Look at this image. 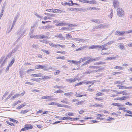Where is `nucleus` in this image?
Segmentation results:
<instances>
[{
	"mask_svg": "<svg viewBox=\"0 0 132 132\" xmlns=\"http://www.w3.org/2000/svg\"><path fill=\"white\" fill-rule=\"evenodd\" d=\"M117 12L118 15L120 17L123 16L124 15V11L121 8H119L117 9Z\"/></svg>",
	"mask_w": 132,
	"mask_h": 132,
	"instance_id": "nucleus-1",
	"label": "nucleus"
},
{
	"mask_svg": "<svg viewBox=\"0 0 132 132\" xmlns=\"http://www.w3.org/2000/svg\"><path fill=\"white\" fill-rule=\"evenodd\" d=\"M34 27V26H33L31 27V29L29 33L30 37L31 38H35V37L34 35H33V33L34 31V29L33 28V27Z\"/></svg>",
	"mask_w": 132,
	"mask_h": 132,
	"instance_id": "nucleus-2",
	"label": "nucleus"
},
{
	"mask_svg": "<svg viewBox=\"0 0 132 132\" xmlns=\"http://www.w3.org/2000/svg\"><path fill=\"white\" fill-rule=\"evenodd\" d=\"M78 80V78H74L72 79V78L67 79L66 80L69 83H72L75 82L76 80Z\"/></svg>",
	"mask_w": 132,
	"mask_h": 132,
	"instance_id": "nucleus-3",
	"label": "nucleus"
},
{
	"mask_svg": "<svg viewBox=\"0 0 132 132\" xmlns=\"http://www.w3.org/2000/svg\"><path fill=\"white\" fill-rule=\"evenodd\" d=\"M125 33V31H122L120 32L118 31L117 30L115 33V34L116 35H117L122 36Z\"/></svg>",
	"mask_w": 132,
	"mask_h": 132,
	"instance_id": "nucleus-4",
	"label": "nucleus"
},
{
	"mask_svg": "<svg viewBox=\"0 0 132 132\" xmlns=\"http://www.w3.org/2000/svg\"><path fill=\"white\" fill-rule=\"evenodd\" d=\"M91 21L94 22L96 23L99 24L100 23H102L103 22L102 21L99 20L98 19H93L91 20Z\"/></svg>",
	"mask_w": 132,
	"mask_h": 132,
	"instance_id": "nucleus-5",
	"label": "nucleus"
},
{
	"mask_svg": "<svg viewBox=\"0 0 132 132\" xmlns=\"http://www.w3.org/2000/svg\"><path fill=\"white\" fill-rule=\"evenodd\" d=\"M55 37L59 38L60 40H64L65 39V38L62 36V34H60L57 35H55Z\"/></svg>",
	"mask_w": 132,
	"mask_h": 132,
	"instance_id": "nucleus-6",
	"label": "nucleus"
},
{
	"mask_svg": "<svg viewBox=\"0 0 132 132\" xmlns=\"http://www.w3.org/2000/svg\"><path fill=\"white\" fill-rule=\"evenodd\" d=\"M88 48L89 49H96L97 48H100L99 45H92L89 46ZM99 50L100 49H99L98 50Z\"/></svg>",
	"mask_w": 132,
	"mask_h": 132,
	"instance_id": "nucleus-7",
	"label": "nucleus"
},
{
	"mask_svg": "<svg viewBox=\"0 0 132 132\" xmlns=\"http://www.w3.org/2000/svg\"><path fill=\"white\" fill-rule=\"evenodd\" d=\"M118 1L114 0L113 1V4L114 8H116L118 7Z\"/></svg>",
	"mask_w": 132,
	"mask_h": 132,
	"instance_id": "nucleus-8",
	"label": "nucleus"
},
{
	"mask_svg": "<svg viewBox=\"0 0 132 132\" xmlns=\"http://www.w3.org/2000/svg\"><path fill=\"white\" fill-rule=\"evenodd\" d=\"M26 129L28 130L30 129H32L33 127L32 126L31 124H26Z\"/></svg>",
	"mask_w": 132,
	"mask_h": 132,
	"instance_id": "nucleus-9",
	"label": "nucleus"
},
{
	"mask_svg": "<svg viewBox=\"0 0 132 132\" xmlns=\"http://www.w3.org/2000/svg\"><path fill=\"white\" fill-rule=\"evenodd\" d=\"M87 46L86 45L85 46H83L82 47L79 48L78 49H76L75 51H80L83 50L85 48H86Z\"/></svg>",
	"mask_w": 132,
	"mask_h": 132,
	"instance_id": "nucleus-10",
	"label": "nucleus"
},
{
	"mask_svg": "<svg viewBox=\"0 0 132 132\" xmlns=\"http://www.w3.org/2000/svg\"><path fill=\"white\" fill-rule=\"evenodd\" d=\"M87 3H90V4H96L97 3V1L95 0L88 1L87 2Z\"/></svg>",
	"mask_w": 132,
	"mask_h": 132,
	"instance_id": "nucleus-11",
	"label": "nucleus"
},
{
	"mask_svg": "<svg viewBox=\"0 0 132 132\" xmlns=\"http://www.w3.org/2000/svg\"><path fill=\"white\" fill-rule=\"evenodd\" d=\"M19 16V13H17L16 14V15L14 17V21L13 22V23H15L17 21V19L18 18Z\"/></svg>",
	"mask_w": 132,
	"mask_h": 132,
	"instance_id": "nucleus-12",
	"label": "nucleus"
},
{
	"mask_svg": "<svg viewBox=\"0 0 132 132\" xmlns=\"http://www.w3.org/2000/svg\"><path fill=\"white\" fill-rule=\"evenodd\" d=\"M19 47V45H17L15 47L12 51L11 53H13L15 52L18 49Z\"/></svg>",
	"mask_w": 132,
	"mask_h": 132,
	"instance_id": "nucleus-13",
	"label": "nucleus"
},
{
	"mask_svg": "<svg viewBox=\"0 0 132 132\" xmlns=\"http://www.w3.org/2000/svg\"><path fill=\"white\" fill-rule=\"evenodd\" d=\"M118 44V47L121 50H122L124 49V47L122 44L119 43Z\"/></svg>",
	"mask_w": 132,
	"mask_h": 132,
	"instance_id": "nucleus-14",
	"label": "nucleus"
},
{
	"mask_svg": "<svg viewBox=\"0 0 132 132\" xmlns=\"http://www.w3.org/2000/svg\"><path fill=\"white\" fill-rule=\"evenodd\" d=\"M87 10H98V8L95 7H90L87 8Z\"/></svg>",
	"mask_w": 132,
	"mask_h": 132,
	"instance_id": "nucleus-15",
	"label": "nucleus"
},
{
	"mask_svg": "<svg viewBox=\"0 0 132 132\" xmlns=\"http://www.w3.org/2000/svg\"><path fill=\"white\" fill-rule=\"evenodd\" d=\"M55 13L58 12V13H62V12H64L65 11L63 10H61L59 9H55Z\"/></svg>",
	"mask_w": 132,
	"mask_h": 132,
	"instance_id": "nucleus-16",
	"label": "nucleus"
},
{
	"mask_svg": "<svg viewBox=\"0 0 132 132\" xmlns=\"http://www.w3.org/2000/svg\"><path fill=\"white\" fill-rule=\"evenodd\" d=\"M41 74L39 73L38 74H32L31 75V76L32 77H41Z\"/></svg>",
	"mask_w": 132,
	"mask_h": 132,
	"instance_id": "nucleus-17",
	"label": "nucleus"
},
{
	"mask_svg": "<svg viewBox=\"0 0 132 132\" xmlns=\"http://www.w3.org/2000/svg\"><path fill=\"white\" fill-rule=\"evenodd\" d=\"M114 84H121V85H123L124 83L122 82H121L120 81H115L114 83Z\"/></svg>",
	"mask_w": 132,
	"mask_h": 132,
	"instance_id": "nucleus-18",
	"label": "nucleus"
},
{
	"mask_svg": "<svg viewBox=\"0 0 132 132\" xmlns=\"http://www.w3.org/2000/svg\"><path fill=\"white\" fill-rule=\"evenodd\" d=\"M65 116L67 117L72 116H74L73 114L72 113L69 112L65 114Z\"/></svg>",
	"mask_w": 132,
	"mask_h": 132,
	"instance_id": "nucleus-19",
	"label": "nucleus"
},
{
	"mask_svg": "<svg viewBox=\"0 0 132 132\" xmlns=\"http://www.w3.org/2000/svg\"><path fill=\"white\" fill-rule=\"evenodd\" d=\"M100 28H105L107 26V25L105 24H100Z\"/></svg>",
	"mask_w": 132,
	"mask_h": 132,
	"instance_id": "nucleus-20",
	"label": "nucleus"
},
{
	"mask_svg": "<svg viewBox=\"0 0 132 132\" xmlns=\"http://www.w3.org/2000/svg\"><path fill=\"white\" fill-rule=\"evenodd\" d=\"M44 68V67L42 65H39L36 66L35 67V69H43Z\"/></svg>",
	"mask_w": 132,
	"mask_h": 132,
	"instance_id": "nucleus-21",
	"label": "nucleus"
},
{
	"mask_svg": "<svg viewBox=\"0 0 132 132\" xmlns=\"http://www.w3.org/2000/svg\"><path fill=\"white\" fill-rule=\"evenodd\" d=\"M73 93L72 92H70V93H64V95L68 96H71L72 94Z\"/></svg>",
	"mask_w": 132,
	"mask_h": 132,
	"instance_id": "nucleus-22",
	"label": "nucleus"
},
{
	"mask_svg": "<svg viewBox=\"0 0 132 132\" xmlns=\"http://www.w3.org/2000/svg\"><path fill=\"white\" fill-rule=\"evenodd\" d=\"M49 44L50 46H51L52 47H56V48H57V45H56L55 44L52 43L51 42L50 43H49Z\"/></svg>",
	"mask_w": 132,
	"mask_h": 132,
	"instance_id": "nucleus-23",
	"label": "nucleus"
},
{
	"mask_svg": "<svg viewBox=\"0 0 132 132\" xmlns=\"http://www.w3.org/2000/svg\"><path fill=\"white\" fill-rule=\"evenodd\" d=\"M43 27L44 29H49L51 28L52 27V26L51 25H48L46 26H44Z\"/></svg>",
	"mask_w": 132,
	"mask_h": 132,
	"instance_id": "nucleus-24",
	"label": "nucleus"
},
{
	"mask_svg": "<svg viewBox=\"0 0 132 132\" xmlns=\"http://www.w3.org/2000/svg\"><path fill=\"white\" fill-rule=\"evenodd\" d=\"M64 93V92L61 89H59L57 90L56 91L54 92V93Z\"/></svg>",
	"mask_w": 132,
	"mask_h": 132,
	"instance_id": "nucleus-25",
	"label": "nucleus"
},
{
	"mask_svg": "<svg viewBox=\"0 0 132 132\" xmlns=\"http://www.w3.org/2000/svg\"><path fill=\"white\" fill-rule=\"evenodd\" d=\"M94 83V81H86V82L84 81V83H85V84L86 83L87 84H90L92 83V85H93Z\"/></svg>",
	"mask_w": 132,
	"mask_h": 132,
	"instance_id": "nucleus-26",
	"label": "nucleus"
},
{
	"mask_svg": "<svg viewBox=\"0 0 132 132\" xmlns=\"http://www.w3.org/2000/svg\"><path fill=\"white\" fill-rule=\"evenodd\" d=\"M9 119L10 121L13 122H14L15 123H17L18 122V121L16 120H15L14 119H12L11 118H10Z\"/></svg>",
	"mask_w": 132,
	"mask_h": 132,
	"instance_id": "nucleus-27",
	"label": "nucleus"
},
{
	"mask_svg": "<svg viewBox=\"0 0 132 132\" xmlns=\"http://www.w3.org/2000/svg\"><path fill=\"white\" fill-rule=\"evenodd\" d=\"M27 30L26 29H25L21 33V35L20 36V37H21L23 35L26 34V32Z\"/></svg>",
	"mask_w": 132,
	"mask_h": 132,
	"instance_id": "nucleus-28",
	"label": "nucleus"
},
{
	"mask_svg": "<svg viewBox=\"0 0 132 132\" xmlns=\"http://www.w3.org/2000/svg\"><path fill=\"white\" fill-rule=\"evenodd\" d=\"M84 81H83L82 82H80L79 83H77L75 85V86L76 87V86H78L79 85H81L82 84V83H84Z\"/></svg>",
	"mask_w": 132,
	"mask_h": 132,
	"instance_id": "nucleus-29",
	"label": "nucleus"
},
{
	"mask_svg": "<svg viewBox=\"0 0 132 132\" xmlns=\"http://www.w3.org/2000/svg\"><path fill=\"white\" fill-rule=\"evenodd\" d=\"M114 69H118L120 70H122L123 69L122 67L119 66H116L114 67Z\"/></svg>",
	"mask_w": 132,
	"mask_h": 132,
	"instance_id": "nucleus-30",
	"label": "nucleus"
},
{
	"mask_svg": "<svg viewBox=\"0 0 132 132\" xmlns=\"http://www.w3.org/2000/svg\"><path fill=\"white\" fill-rule=\"evenodd\" d=\"M72 37V36L70 35L66 34V35L65 37L68 40L69 38H71Z\"/></svg>",
	"mask_w": 132,
	"mask_h": 132,
	"instance_id": "nucleus-31",
	"label": "nucleus"
},
{
	"mask_svg": "<svg viewBox=\"0 0 132 132\" xmlns=\"http://www.w3.org/2000/svg\"><path fill=\"white\" fill-rule=\"evenodd\" d=\"M46 10L49 12L55 13V11H54L55 10V9H48Z\"/></svg>",
	"mask_w": 132,
	"mask_h": 132,
	"instance_id": "nucleus-32",
	"label": "nucleus"
},
{
	"mask_svg": "<svg viewBox=\"0 0 132 132\" xmlns=\"http://www.w3.org/2000/svg\"><path fill=\"white\" fill-rule=\"evenodd\" d=\"M110 89H102L101 90V92H105L106 93H108L110 91Z\"/></svg>",
	"mask_w": 132,
	"mask_h": 132,
	"instance_id": "nucleus-33",
	"label": "nucleus"
},
{
	"mask_svg": "<svg viewBox=\"0 0 132 132\" xmlns=\"http://www.w3.org/2000/svg\"><path fill=\"white\" fill-rule=\"evenodd\" d=\"M66 24L65 23H58L56 25L57 26H65L66 25Z\"/></svg>",
	"mask_w": 132,
	"mask_h": 132,
	"instance_id": "nucleus-34",
	"label": "nucleus"
},
{
	"mask_svg": "<svg viewBox=\"0 0 132 132\" xmlns=\"http://www.w3.org/2000/svg\"><path fill=\"white\" fill-rule=\"evenodd\" d=\"M90 57H87L83 58H82V62H83L84 61L88 60Z\"/></svg>",
	"mask_w": 132,
	"mask_h": 132,
	"instance_id": "nucleus-35",
	"label": "nucleus"
},
{
	"mask_svg": "<svg viewBox=\"0 0 132 132\" xmlns=\"http://www.w3.org/2000/svg\"><path fill=\"white\" fill-rule=\"evenodd\" d=\"M14 59L12 60L11 61V62H10L9 64L8 65L9 66H10V67L14 63Z\"/></svg>",
	"mask_w": 132,
	"mask_h": 132,
	"instance_id": "nucleus-36",
	"label": "nucleus"
},
{
	"mask_svg": "<svg viewBox=\"0 0 132 132\" xmlns=\"http://www.w3.org/2000/svg\"><path fill=\"white\" fill-rule=\"evenodd\" d=\"M13 92H12L11 94L9 95L8 97L6 98V100H7L9 99L12 95H13Z\"/></svg>",
	"mask_w": 132,
	"mask_h": 132,
	"instance_id": "nucleus-37",
	"label": "nucleus"
},
{
	"mask_svg": "<svg viewBox=\"0 0 132 132\" xmlns=\"http://www.w3.org/2000/svg\"><path fill=\"white\" fill-rule=\"evenodd\" d=\"M72 39L75 40L76 42L79 43L80 41V39L78 38H72Z\"/></svg>",
	"mask_w": 132,
	"mask_h": 132,
	"instance_id": "nucleus-38",
	"label": "nucleus"
},
{
	"mask_svg": "<svg viewBox=\"0 0 132 132\" xmlns=\"http://www.w3.org/2000/svg\"><path fill=\"white\" fill-rule=\"evenodd\" d=\"M25 105L22 104L21 105L19 106L17 108H16V109H21V108H23L24 106Z\"/></svg>",
	"mask_w": 132,
	"mask_h": 132,
	"instance_id": "nucleus-39",
	"label": "nucleus"
},
{
	"mask_svg": "<svg viewBox=\"0 0 132 132\" xmlns=\"http://www.w3.org/2000/svg\"><path fill=\"white\" fill-rule=\"evenodd\" d=\"M6 122L9 125H11L12 126H15V125H14V124L8 121H6Z\"/></svg>",
	"mask_w": 132,
	"mask_h": 132,
	"instance_id": "nucleus-40",
	"label": "nucleus"
},
{
	"mask_svg": "<svg viewBox=\"0 0 132 132\" xmlns=\"http://www.w3.org/2000/svg\"><path fill=\"white\" fill-rule=\"evenodd\" d=\"M54 88H61L63 89V87L61 86H55L54 87Z\"/></svg>",
	"mask_w": 132,
	"mask_h": 132,
	"instance_id": "nucleus-41",
	"label": "nucleus"
},
{
	"mask_svg": "<svg viewBox=\"0 0 132 132\" xmlns=\"http://www.w3.org/2000/svg\"><path fill=\"white\" fill-rule=\"evenodd\" d=\"M105 64V62H97L96 64H94L95 65H99V64Z\"/></svg>",
	"mask_w": 132,
	"mask_h": 132,
	"instance_id": "nucleus-42",
	"label": "nucleus"
},
{
	"mask_svg": "<svg viewBox=\"0 0 132 132\" xmlns=\"http://www.w3.org/2000/svg\"><path fill=\"white\" fill-rule=\"evenodd\" d=\"M21 101L20 100L18 101L17 102L14 103L13 104V106H14L15 105H17L18 103H21Z\"/></svg>",
	"mask_w": 132,
	"mask_h": 132,
	"instance_id": "nucleus-43",
	"label": "nucleus"
},
{
	"mask_svg": "<svg viewBox=\"0 0 132 132\" xmlns=\"http://www.w3.org/2000/svg\"><path fill=\"white\" fill-rule=\"evenodd\" d=\"M116 58V57L112 56V57H108L107 58V60H111L113 59H115Z\"/></svg>",
	"mask_w": 132,
	"mask_h": 132,
	"instance_id": "nucleus-44",
	"label": "nucleus"
},
{
	"mask_svg": "<svg viewBox=\"0 0 132 132\" xmlns=\"http://www.w3.org/2000/svg\"><path fill=\"white\" fill-rule=\"evenodd\" d=\"M89 68H91L94 69H97L98 68V67L97 66H90L89 67Z\"/></svg>",
	"mask_w": 132,
	"mask_h": 132,
	"instance_id": "nucleus-45",
	"label": "nucleus"
},
{
	"mask_svg": "<svg viewBox=\"0 0 132 132\" xmlns=\"http://www.w3.org/2000/svg\"><path fill=\"white\" fill-rule=\"evenodd\" d=\"M28 111L27 110H22L21 112L20 113L24 114L27 113Z\"/></svg>",
	"mask_w": 132,
	"mask_h": 132,
	"instance_id": "nucleus-46",
	"label": "nucleus"
},
{
	"mask_svg": "<svg viewBox=\"0 0 132 132\" xmlns=\"http://www.w3.org/2000/svg\"><path fill=\"white\" fill-rule=\"evenodd\" d=\"M111 10V13L109 15V16L111 19L113 16V11L112 10Z\"/></svg>",
	"mask_w": 132,
	"mask_h": 132,
	"instance_id": "nucleus-47",
	"label": "nucleus"
},
{
	"mask_svg": "<svg viewBox=\"0 0 132 132\" xmlns=\"http://www.w3.org/2000/svg\"><path fill=\"white\" fill-rule=\"evenodd\" d=\"M57 103L51 102L48 103L49 105H56Z\"/></svg>",
	"mask_w": 132,
	"mask_h": 132,
	"instance_id": "nucleus-48",
	"label": "nucleus"
},
{
	"mask_svg": "<svg viewBox=\"0 0 132 132\" xmlns=\"http://www.w3.org/2000/svg\"><path fill=\"white\" fill-rule=\"evenodd\" d=\"M84 102V101H79L77 102V104L78 105H81Z\"/></svg>",
	"mask_w": 132,
	"mask_h": 132,
	"instance_id": "nucleus-49",
	"label": "nucleus"
},
{
	"mask_svg": "<svg viewBox=\"0 0 132 132\" xmlns=\"http://www.w3.org/2000/svg\"><path fill=\"white\" fill-rule=\"evenodd\" d=\"M108 45V44H107V43H106L103 45H101V46H100V45H99L100 48H102V47H105L106 46H107Z\"/></svg>",
	"mask_w": 132,
	"mask_h": 132,
	"instance_id": "nucleus-50",
	"label": "nucleus"
},
{
	"mask_svg": "<svg viewBox=\"0 0 132 132\" xmlns=\"http://www.w3.org/2000/svg\"><path fill=\"white\" fill-rule=\"evenodd\" d=\"M50 78V77L49 76H44L42 77V78L43 79H49Z\"/></svg>",
	"mask_w": 132,
	"mask_h": 132,
	"instance_id": "nucleus-51",
	"label": "nucleus"
},
{
	"mask_svg": "<svg viewBox=\"0 0 132 132\" xmlns=\"http://www.w3.org/2000/svg\"><path fill=\"white\" fill-rule=\"evenodd\" d=\"M48 97H48V101H52L55 99L54 98H51V96H48Z\"/></svg>",
	"mask_w": 132,
	"mask_h": 132,
	"instance_id": "nucleus-52",
	"label": "nucleus"
},
{
	"mask_svg": "<svg viewBox=\"0 0 132 132\" xmlns=\"http://www.w3.org/2000/svg\"><path fill=\"white\" fill-rule=\"evenodd\" d=\"M61 102H63L64 103L66 104H69V102H68L66 101H65L64 100H62Z\"/></svg>",
	"mask_w": 132,
	"mask_h": 132,
	"instance_id": "nucleus-53",
	"label": "nucleus"
},
{
	"mask_svg": "<svg viewBox=\"0 0 132 132\" xmlns=\"http://www.w3.org/2000/svg\"><path fill=\"white\" fill-rule=\"evenodd\" d=\"M103 94V93H101V92H98V93H97L96 94V96H102Z\"/></svg>",
	"mask_w": 132,
	"mask_h": 132,
	"instance_id": "nucleus-54",
	"label": "nucleus"
},
{
	"mask_svg": "<svg viewBox=\"0 0 132 132\" xmlns=\"http://www.w3.org/2000/svg\"><path fill=\"white\" fill-rule=\"evenodd\" d=\"M65 59V57L64 56H59L57 57H56V59Z\"/></svg>",
	"mask_w": 132,
	"mask_h": 132,
	"instance_id": "nucleus-55",
	"label": "nucleus"
},
{
	"mask_svg": "<svg viewBox=\"0 0 132 132\" xmlns=\"http://www.w3.org/2000/svg\"><path fill=\"white\" fill-rule=\"evenodd\" d=\"M68 117H60V119L65 120H68Z\"/></svg>",
	"mask_w": 132,
	"mask_h": 132,
	"instance_id": "nucleus-56",
	"label": "nucleus"
},
{
	"mask_svg": "<svg viewBox=\"0 0 132 132\" xmlns=\"http://www.w3.org/2000/svg\"><path fill=\"white\" fill-rule=\"evenodd\" d=\"M60 72V71L59 70H57L55 72L54 75H57L59 74Z\"/></svg>",
	"mask_w": 132,
	"mask_h": 132,
	"instance_id": "nucleus-57",
	"label": "nucleus"
},
{
	"mask_svg": "<svg viewBox=\"0 0 132 132\" xmlns=\"http://www.w3.org/2000/svg\"><path fill=\"white\" fill-rule=\"evenodd\" d=\"M56 52L57 53H60L63 54H65V51H57Z\"/></svg>",
	"mask_w": 132,
	"mask_h": 132,
	"instance_id": "nucleus-58",
	"label": "nucleus"
},
{
	"mask_svg": "<svg viewBox=\"0 0 132 132\" xmlns=\"http://www.w3.org/2000/svg\"><path fill=\"white\" fill-rule=\"evenodd\" d=\"M101 58V57L100 56H98V57H95L94 58V61H98Z\"/></svg>",
	"mask_w": 132,
	"mask_h": 132,
	"instance_id": "nucleus-59",
	"label": "nucleus"
},
{
	"mask_svg": "<svg viewBox=\"0 0 132 132\" xmlns=\"http://www.w3.org/2000/svg\"><path fill=\"white\" fill-rule=\"evenodd\" d=\"M48 37L47 36H45L44 35H43L42 36H40V38H41L43 39L44 38H47Z\"/></svg>",
	"mask_w": 132,
	"mask_h": 132,
	"instance_id": "nucleus-60",
	"label": "nucleus"
},
{
	"mask_svg": "<svg viewBox=\"0 0 132 132\" xmlns=\"http://www.w3.org/2000/svg\"><path fill=\"white\" fill-rule=\"evenodd\" d=\"M72 63L75 64V65L76 64H78V61H75L74 60H72Z\"/></svg>",
	"mask_w": 132,
	"mask_h": 132,
	"instance_id": "nucleus-61",
	"label": "nucleus"
},
{
	"mask_svg": "<svg viewBox=\"0 0 132 132\" xmlns=\"http://www.w3.org/2000/svg\"><path fill=\"white\" fill-rule=\"evenodd\" d=\"M41 51H42L45 52V53H46L47 54H50L48 51L45 50H44V49H42Z\"/></svg>",
	"mask_w": 132,
	"mask_h": 132,
	"instance_id": "nucleus-62",
	"label": "nucleus"
},
{
	"mask_svg": "<svg viewBox=\"0 0 132 132\" xmlns=\"http://www.w3.org/2000/svg\"><path fill=\"white\" fill-rule=\"evenodd\" d=\"M56 105L58 106L59 107H64L65 106L64 105L59 104L58 103H57Z\"/></svg>",
	"mask_w": 132,
	"mask_h": 132,
	"instance_id": "nucleus-63",
	"label": "nucleus"
},
{
	"mask_svg": "<svg viewBox=\"0 0 132 132\" xmlns=\"http://www.w3.org/2000/svg\"><path fill=\"white\" fill-rule=\"evenodd\" d=\"M125 33L126 34H129L130 33H132V30H130L128 31H125Z\"/></svg>",
	"mask_w": 132,
	"mask_h": 132,
	"instance_id": "nucleus-64",
	"label": "nucleus"
}]
</instances>
